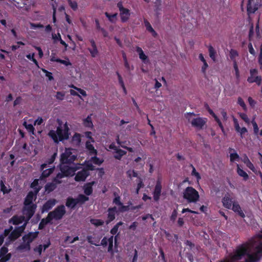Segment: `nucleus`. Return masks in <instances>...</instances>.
<instances>
[{
  "label": "nucleus",
  "instance_id": "obj_1",
  "mask_svg": "<svg viewBox=\"0 0 262 262\" xmlns=\"http://www.w3.org/2000/svg\"><path fill=\"white\" fill-rule=\"evenodd\" d=\"M255 244L254 239L251 238L237 246L233 252L229 255V257L232 262H235L242 259L244 256H247V258L245 259V262H258L261 259L260 256L254 253H250L251 250Z\"/></svg>",
  "mask_w": 262,
  "mask_h": 262
},
{
  "label": "nucleus",
  "instance_id": "obj_2",
  "mask_svg": "<svg viewBox=\"0 0 262 262\" xmlns=\"http://www.w3.org/2000/svg\"><path fill=\"white\" fill-rule=\"evenodd\" d=\"M71 135L69 125L66 122L62 126V122H58V125L56 130H50L48 136L53 140L54 143L58 144L59 142H62L69 139Z\"/></svg>",
  "mask_w": 262,
  "mask_h": 262
},
{
  "label": "nucleus",
  "instance_id": "obj_3",
  "mask_svg": "<svg viewBox=\"0 0 262 262\" xmlns=\"http://www.w3.org/2000/svg\"><path fill=\"white\" fill-rule=\"evenodd\" d=\"M232 195V193L228 192L225 194L222 201L223 206L227 209L232 210L242 217H244L245 216L244 213L242 210L238 202Z\"/></svg>",
  "mask_w": 262,
  "mask_h": 262
},
{
  "label": "nucleus",
  "instance_id": "obj_4",
  "mask_svg": "<svg viewBox=\"0 0 262 262\" xmlns=\"http://www.w3.org/2000/svg\"><path fill=\"white\" fill-rule=\"evenodd\" d=\"M183 198L188 203H195L200 198L199 192L192 187L188 186L183 192Z\"/></svg>",
  "mask_w": 262,
  "mask_h": 262
},
{
  "label": "nucleus",
  "instance_id": "obj_5",
  "mask_svg": "<svg viewBox=\"0 0 262 262\" xmlns=\"http://www.w3.org/2000/svg\"><path fill=\"white\" fill-rule=\"evenodd\" d=\"M66 210L64 205H61L58 206L53 211L50 212L48 214L52 220L53 219L55 220H61L63 215L66 214Z\"/></svg>",
  "mask_w": 262,
  "mask_h": 262
},
{
  "label": "nucleus",
  "instance_id": "obj_6",
  "mask_svg": "<svg viewBox=\"0 0 262 262\" xmlns=\"http://www.w3.org/2000/svg\"><path fill=\"white\" fill-rule=\"evenodd\" d=\"M26 226V223H25L21 226L16 227L11 231L7 237V241H9V242H13L18 238L21 236V233L24 232Z\"/></svg>",
  "mask_w": 262,
  "mask_h": 262
},
{
  "label": "nucleus",
  "instance_id": "obj_7",
  "mask_svg": "<svg viewBox=\"0 0 262 262\" xmlns=\"http://www.w3.org/2000/svg\"><path fill=\"white\" fill-rule=\"evenodd\" d=\"M261 5V0H248L247 11L248 14L255 13Z\"/></svg>",
  "mask_w": 262,
  "mask_h": 262
},
{
  "label": "nucleus",
  "instance_id": "obj_8",
  "mask_svg": "<svg viewBox=\"0 0 262 262\" xmlns=\"http://www.w3.org/2000/svg\"><path fill=\"white\" fill-rule=\"evenodd\" d=\"M76 159V157L72 155L70 149H66L60 156V162L62 164L72 163Z\"/></svg>",
  "mask_w": 262,
  "mask_h": 262
},
{
  "label": "nucleus",
  "instance_id": "obj_9",
  "mask_svg": "<svg viewBox=\"0 0 262 262\" xmlns=\"http://www.w3.org/2000/svg\"><path fill=\"white\" fill-rule=\"evenodd\" d=\"M258 70L256 69H252L250 70V76L248 77L247 81L252 83L255 82L258 85H260L261 83V77L257 76Z\"/></svg>",
  "mask_w": 262,
  "mask_h": 262
},
{
  "label": "nucleus",
  "instance_id": "obj_10",
  "mask_svg": "<svg viewBox=\"0 0 262 262\" xmlns=\"http://www.w3.org/2000/svg\"><path fill=\"white\" fill-rule=\"evenodd\" d=\"M207 119L206 118L198 117L193 118L191 121V125L197 129H202L206 124Z\"/></svg>",
  "mask_w": 262,
  "mask_h": 262
},
{
  "label": "nucleus",
  "instance_id": "obj_11",
  "mask_svg": "<svg viewBox=\"0 0 262 262\" xmlns=\"http://www.w3.org/2000/svg\"><path fill=\"white\" fill-rule=\"evenodd\" d=\"M37 206L36 204H32L29 206H27L24 207V213L26 216V222L25 223H27V222L31 219V217L33 216Z\"/></svg>",
  "mask_w": 262,
  "mask_h": 262
},
{
  "label": "nucleus",
  "instance_id": "obj_12",
  "mask_svg": "<svg viewBox=\"0 0 262 262\" xmlns=\"http://www.w3.org/2000/svg\"><path fill=\"white\" fill-rule=\"evenodd\" d=\"M89 175L90 172L88 170H85V168H83L76 173L74 179L76 182H83L85 181Z\"/></svg>",
  "mask_w": 262,
  "mask_h": 262
},
{
  "label": "nucleus",
  "instance_id": "obj_13",
  "mask_svg": "<svg viewBox=\"0 0 262 262\" xmlns=\"http://www.w3.org/2000/svg\"><path fill=\"white\" fill-rule=\"evenodd\" d=\"M117 207L114 206L110 207L107 209V220L105 221L106 224L107 225L111 222L114 221L116 217V214L117 212Z\"/></svg>",
  "mask_w": 262,
  "mask_h": 262
},
{
  "label": "nucleus",
  "instance_id": "obj_14",
  "mask_svg": "<svg viewBox=\"0 0 262 262\" xmlns=\"http://www.w3.org/2000/svg\"><path fill=\"white\" fill-rule=\"evenodd\" d=\"M162 185L161 181L159 180L157 181L153 192V198L155 201L157 202L159 200L161 194Z\"/></svg>",
  "mask_w": 262,
  "mask_h": 262
},
{
  "label": "nucleus",
  "instance_id": "obj_15",
  "mask_svg": "<svg viewBox=\"0 0 262 262\" xmlns=\"http://www.w3.org/2000/svg\"><path fill=\"white\" fill-rule=\"evenodd\" d=\"M60 171L62 172L67 177L73 176L75 174L76 168L74 167H70L67 165L61 166L60 167Z\"/></svg>",
  "mask_w": 262,
  "mask_h": 262
},
{
  "label": "nucleus",
  "instance_id": "obj_16",
  "mask_svg": "<svg viewBox=\"0 0 262 262\" xmlns=\"http://www.w3.org/2000/svg\"><path fill=\"white\" fill-rule=\"evenodd\" d=\"M38 234H39L38 231L29 232L28 234L24 235L22 237V239L24 242H27L29 244H31V243L35 238H37Z\"/></svg>",
  "mask_w": 262,
  "mask_h": 262
},
{
  "label": "nucleus",
  "instance_id": "obj_17",
  "mask_svg": "<svg viewBox=\"0 0 262 262\" xmlns=\"http://www.w3.org/2000/svg\"><path fill=\"white\" fill-rule=\"evenodd\" d=\"M56 200L54 199H50L47 201L42 206L41 208V212H47L51 209L56 204Z\"/></svg>",
  "mask_w": 262,
  "mask_h": 262
},
{
  "label": "nucleus",
  "instance_id": "obj_18",
  "mask_svg": "<svg viewBox=\"0 0 262 262\" xmlns=\"http://www.w3.org/2000/svg\"><path fill=\"white\" fill-rule=\"evenodd\" d=\"M90 42L92 48H89L88 50L90 52L92 57H96L98 54V50L95 40L93 39H90Z\"/></svg>",
  "mask_w": 262,
  "mask_h": 262
},
{
  "label": "nucleus",
  "instance_id": "obj_19",
  "mask_svg": "<svg viewBox=\"0 0 262 262\" xmlns=\"http://www.w3.org/2000/svg\"><path fill=\"white\" fill-rule=\"evenodd\" d=\"M120 16L122 23H125L129 19L130 16V10L127 8L120 12Z\"/></svg>",
  "mask_w": 262,
  "mask_h": 262
},
{
  "label": "nucleus",
  "instance_id": "obj_20",
  "mask_svg": "<svg viewBox=\"0 0 262 262\" xmlns=\"http://www.w3.org/2000/svg\"><path fill=\"white\" fill-rule=\"evenodd\" d=\"M55 168V166H53V167L47 169H43L41 170L42 171V172L41 173V175L39 177V179L41 180H45V179L49 177L54 171Z\"/></svg>",
  "mask_w": 262,
  "mask_h": 262
},
{
  "label": "nucleus",
  "instance_id": "obj_21",
  "mask_svg": "<svg viewBox=\"0 0 262 262\" xmlns=\"http://www.w3.org/2000/svg\"><path fill=\"white\" fill-rule=\"evenodd\" d=\"M25 219L24 216H19L15 215L9 220L8 222L10 224L12 223L14 225H17L22 223L25 221Z\"/></svg>",
  "mask_w": 262,
  "mask_h": 262
},
{
  "label": "nucleus",
  "instance_id": "obj_22",
  "mask_svg": "<svg viewBox=\"0 0 262 262\" xmlns=\"http://www.w3.org/2000/svg\"><path fill=\"white\" fill-rule=\"evenodd\" d=\"M57 153L54 152L50 158L47 159L45 163L42 164L40 165V170H43L46 168L48 165L52 164L54 163L56 157H57Z\"/></svg>",
  "mask_w": 262,
  "mask_h": 262
},
{
  "label": "nucleus",
  "instance_id": "obj_23",
  "mask_svg": "<svg viewBox=\"0 0 262 262\" xmlns=\"http://www.w3.org/2000/svg\"><path fill=\"white\" fill-rule=\"evenodd\" d=\"M95 184L94 181L87 183L83 186L84 193L86 195H90L93 193V185Z\"/></svg>",
  "mask_w": 262,
  "mask_h": 262
},
{
  "label": "nucleus",
  "instance_id": "obj_24",
  "mask_svg": "<svg viewBox=\"0 0 262 262\" xmlns=\"http://www.w3.org/2000/svg\"><path fill=\"white\" fill-rule=\"evenodd\" d=\"M136 52L138 53L140 59L142 60L144 63H146L148 62L149 59L148 57L144 54L141 48L138 46L137 47Z\"/></svg>",
  "mask_w": 262,
  "mask_h": 262
},
{
  "label": "nucleus",
  "instance_id": "obj_25",
  "mask_svg": "<svg viewBox=\"0 0 262 262\" xmlns=\"http://www.w3.org/2000/svg\"><path fill=\"white\" fill-rule=\"evenodd\" d=\"M144 23L146 30L151 33L154 37H156L158 36V33L152 28L150 23L146 19H144Z\"/></svg>",
  "mask_w": 262,
  "mask_h": 262
},
{
  "label": "nucleus",
  "instance_id": "obj_26",
  "mask_svg": "<svg viewBox=\"0 0 262 262\" xmlns=\"http://www.w3.org/2000/svg\"><path fill=\"white\" fill-rule=\"evenodd\" d=\"M78 204L76 199L69 196L67 198L66 205L67 207L74 209Z\"/></svg>",
  "mask_w": 262,
  "mask_h": 262
},
{
  "label": "nucleus",
  "instance_id": "obj_27",
  "mask_svg": "<svg viewBox=\"0 0 262 262\" xmlns=\"http://www.w3.org/2000/svg\"><path fill=\"white\" fill-rule=\"evenodd\" d=\"M52 218L50 217L49 214H48L46 218L42 219L40 222L39 224L38 229L42 230L43 229L45 226L51 222Z\"/></svg>",
  "mask_w": 262,
  "mask_h": 262
},
{
  "label": "nucleus",
  "instance_id": "obj_28",
  "mask_svg": "<svg viewBox=\"0 0 262 262\" xmlns=\"http://www.w3.org/2000/svg\"><path fill=\"white\" fill-rule=\"evenodd\" d=\"M57 184H56L55 182H53V180H52V182H49L46 184L45 187V190L48 193H50L56 188Z\"/></svg>",
  "mask_w": 262,
  "mask_h": 262
},
{
  "label": "nucleus",
  "instance_id": "obj_29",
  "mask_svg": "<svg viewBox=\"0 0 262 262\" xmlns=\"http://www.w3.org/2000/svg\"><path fill=\"white\" fill-rule=\"evenodd\" d=\"M34 193L32 191H30L27 195L24 201V205L25 206H29L33 204L32 202L34 198Z\"/></svg>",
  "mask_w": 262,
  "mask_h": 262
},
{
  "label": "nucleus",
  "instance_id": "obj_30",
  "mask_svg": "<svg viewBox=\"0 0 262 262\" xmlns=\"http://www.w3.org/2000/svg\"><path fill=\"white\" fill-rule=\"evenodd\" d=\"M86 148L89 151L90 154L91 155H97V151L95 149L93 144L91 143L90 141H86L85 143Z\"/></svg>",
  "mask_w": 262,
  "mask_h": 262
},
{
  "label": "nucleus",
  "instance_id": "obj_31",
  "mask_svg": "<svg viewBox=\"0 0 262 262\" xmlns=\"http://www.w3.org/2000/svg\"><path fill=\"white\" fill-rule=\"evenodd\" d=\"M126 151L121 149L118 148L116 151L114 156L115 159L120 160L123 156L126 154Z\"/></svg>",
  "mask_w": 262,
  "mask_h": 262
},
{
  "label": "nucleus",
  "instance_id": "obj_32",
  "mask_svg": "<svg viewBox=\"0 0 262 262\" xmlns=\"http://www.w3.org/2000/svg\"><path fill=\"white\" fill-rule=\"evenodd\" d=\"M17 249L19 251L26 250L30 251L31 249V245L27 242H24L20 244L17 248Z\"/></svg>",
  "mask_w": 262,
  "mask_h": 262
},
{
  "label": "nucleus",
  "instance_id": "obj_33",
  "mask_svg": "<svg viewBox=\"0 0 262 262\" xmlns=\"http://www.w3.org/2000/svg\"><path fill=\"white\" fill-rule=\"evenodd\" d=\"M65 177H67V176L62 173V172L60 171L53 179V182H55L56 184H61L62 183L61 179Z\"/></svg>",
  "mask_w": 262,
  "mask_h": 262
},
{
  "label": "nucleus",
  "instance_id": "obj_34",
  "mask_svg": "<svg viewBox=\"0 0 262 262\" xmlns=\"http://www.w3.org/2000/svg\"><path fill=\"white\" fill-rule=\"evenodd\" d=\"M237 174L243 178L245 181H247L249 179L248 174L242 169L240 168L239 165L237 164Z\"/></svg>",
  "mask_w": 262,
  "mask_h": 262
},
{
  "label": "nucleus",
  "instance_id": "obj_35",
  "mask_svg": "<svg viewBox=\"0 0 262 262\" xmlns=\"http://www.w3.org/2000/svg\"><path fill=\"white\" fill-rule=\"evenodd\" d=\"M230 151H234V152L230 153V160L231 162H234L235 161H238L239 159V156L237 152L235 151V150L233 148H229Z\"/></svg>",
  "mask_w": 262,
  "mask_h": 262
},
{
  "label": "nucleus",
  "instance_id": "obj_36",
  "mask_svg": "<svg viewBox=\"0 0 262 262\" xmlns=\"http://www.w3.org/2000/svg\"><path fill=\"white\" fill-rule=\"evenodd\" d=\"M208 51L210 57L213 61H215L216 60V51L212 46L210 45L208 47Z\"/></svg>",
  "mask_w": 262,
  "mask_h": 262
},
{
  "label": "nucleus",
  "instance_id": "obj_37",
  "mask_svg": "<svg viewBox=\"0 0 262 262\" xmlns=\"http://www.w3.org/2000/svg\"><path fill=\"white\" fill-rule=\"evenodd\" d=\"M238 53L236 50L234 49L230 50L229 52V56L233 62H237L235 58L236 57H238Z\"/></svg>",
  "mask_w": 262,
  "mask_h": 262
},
{
  "label": "nucleus",
  "instance_id": "obj_38",
  "mask_svg": "<svg viewBox=\"0 0 262 262\" xmlns=\"http://www.w3.org/2000/svg\"><path fill=\"white\" fill-rule=\"evenodd\" d=\"M90 223L95 227H99L103 226L104 222L100 219H91L90 220Z\"/></svg>",
  "mask_w": 262,
  "mask_h": 262
},
{
  "label": "nucleus",
  "instance_id": "obj_39",
  "mask_svg": "<svg viewBox=\"0 0 262 262\" xmlns=\"http://www.w3.org/2000/svg\"><path fill=\"white\" fill-rule=\"evenodd\" d=\"M23 125L25 126L28 132L31 133L32 135H35V128L32 124H28L26 122H24L23 123Z\"/></svg>",
  "mask_w": 262,
  "mask_h": 262
},
{
  "label": "nucleus",
  "instance_id": "obj_40",
  "mask_svg": "<svg viewBox=\"0 0 262 262\" xmlns=\"http://www.w3.org/2000/svg\"><path fill=\"white\" fill-rule=\"evenodd\" d=\"M105 15L108 18L109 21L112 23H115L117 20V13H115L113 14H110L108 12H106L105 13Z\"/></svg>",
  "mask_w": 262,
  "mask_h": 262
},
{
  "label": "nucleus",
  "instance_id": "obj_41",
  "mask_svg": "<svg viewBox=\"0 0 262 262\" xmlns=\"http://www.w3.org/2000/svg\"><path fill=\"white\" fill-rule=\"evenodd\" d=\"M86 239L88 243L91 245H93L96 246H99L100 245L99 244H97V243H99V240L95 239L92 235H88Z\"/></svg>",
  "mask_w": 262,
  "mask_h": 262
},
{
  "label": "nucleus",
  "instance_id": "obj_42",
  "mask_svg": "<svg viewBox=\"0 0 262 262\" xmlns=\"http://www.w3.org/2000/svg\"><path fill=\"white\" fill-rule=\"evenodd\" d=\"M72 141L75 143L76 145H79L81 141V135L75 133L72 137Z\"/></svg>",
  "mask_w": 262,
  "mask_h": 262
},
{
  "label": "nucleus",
  "instance_id": "obj_43",
  "mask_svg": "<svg viewBox=\"0 0 262 262\" xmlns=\"http://www.w3.org/2000/svg\"><path fill=\"white\" fill-rule=\"evenodd\" d=\"M83 124L85 127H92L93 126L91 118L88 116L85 119L83 120Z\"/></svg>",
  "mask_w": 262,
  "mask_h": 262
},
{
  "label": "nucleus",
  "instance_id": "obj_44",
  "mask_svg": "<svg viewBox=\"0 0 262 262\" xmlns=\"http://www.w3.org/2000/svg\"><path fill=\"white\" fill-rule=\"evenodd\" d=\"M0 185H1V190L3 192L4 194H7L10 192L11 189H8L7 187L5 186L4 184V181L1 180L0 181Z\"/></svg>",
  "mask_w": 262,
  "mask_h": 262
},
{
  "label": "nucleus",
  "instance_id": "obj_45",
  "mask_svg": "<svg viewBox=\"0 0 262 262\" xmlns=\"http://www.w3.org/2000/svg\"><path fill=\"white\" fill-rule=\"evenodd\" d=\"M255 249L256 251L254 253L260 256L261 258L262 257V242H259L258 245L255 247Z\"/></svg>",
  "mask_w": 262,
  "mask_h": 262
},
{
  "label": "nucleus",
  "instance_id": "obj_46",
  "mask_svg": "<svg viewBox=\"0 0 262 262\" xmlns=\"http://www.w3.org/2000/svg\"><path fill=\"white\" fill-rule=\"evenodd\" d=\"M165 236L167 239L168 241H171L172 242H174L175 241L177 240L178 236L177 234H174L173 236L172 234L169 233V232H167L166 231L165 232Z\"/></svg>",
  "mask_w": 262,
  "mask_h": 262
},
{
  "label": "nucleus",
  "instance_id": "obj_47",
  "mask_svg": "<svg viewBox=\"0 0 262 262\" xmlns=\"http://www.w3.org/2000/svg\"><path fill=\"white\" fill-rule=\"evenodd\" d=\"M113 239L114 236L112 235L108 238V247L107 249V251L108 252L113 253Z\"/></svg>",
  "mask_w": 262,
  "mask_h": 262
},
{
  "label": "nucleus",
  "instance_id": "obj_48",
  "mask_svg": "<svg viewBox=\"0 0 262 262\" xmlns=\"http://www.w3.org/2000/svg\"><path fill=\"white\" fill-rule=\"evenodd\" d=\"M78 203H80L81 204L84 203L85 202L89 200V198L83 194H79L77 198H76Z\"/></svg>",
  "mask_w": 262,
  "mask_h": 262
},
{
  "label": "nucleus",
  "instance_id": "obj_49",
  "mask_svg": "<svg viewBox=\"0 0 262 262\" xmlns=\"http://www.w3.org/2000/svg\"><path fill=\"white\" fill-rule=\"evenodd\" d=\"M113 194L115 197L113 199V203L119 206L120 205H122V203L120 201V197L117 194L116 192H114Z\"/></svg>",
  "mask_w": 262,
  "mask_h": 262
},
{
  "label": "nucleus",
  "instance_id": "obj_50",
  "mask_svg": "<svg viewBox=\"0 0 262 262\" xmlns=\"http://www.w3.org/2000/svg\"><path fill=\"white\" fill-rule=\"evenodd\" d=\"M91 160L94 164L98 165H100L104 161L103 159H100L96 156L92 157Z\"/></svg>",
  "mask_w": 262,
  "mask_h": 262
},
{
  "label": "nucleus",
  "instance_id": "obj_51",
  "mask_svg": "<svg viewBox=\"0 0 262 262\" xmlns=\"http://www.w3.org/2000/svg\"><path fill=\"white\" fill-rule=\"evenodd\" d=\"M38 179H35L31 184V187L35 189V193L36 194H37L40 189L38 188H37L36 187L38 186Z\"/></svg>",
  "mask_w": 262,
  "mask_h": 262
},
{
  "label": "nucleus",
  "instance_id": "obj_52",
  "mask_svg": "<svg viewBox=\"0 0 262 262\" xmlns=\"http://www.w3.org/2000/svg\"><path fill=\"white\" fill-rule=\"evenodd\" d=\"M67 2L69 6L74 11H75L77 9L78 5L76 1H72V0H67Z\"/></svg>",
  "mask_w": 262,
  "mask_h": 262
},
{
  "label": "nucleus",
  "instance_id": "obj_53",
  "mask_svg": "<svg viewBox=\"0 0 262 262\" xmlns=\"http://www.w3.org/2000/svg\"><path fill=\"white\" fill-rule=\"evenodd\" d=\"M190 166L192 168L191 172L192 176L195 177L197 180L199 181L201 178L200 173L196 171L195 167L192 164H191Z\"/></svg>",
  "mask_w": 262,
  "mask_h": 262
},
{
  "label": "nucleus",
  "instance_id": "obj_54",
  "mask_svg": "<svg viewBox=\"0 0 262 262\" xmlns=\"http://www.w3.org/2000/svg\"><path fill=\"white\" fill-rule=\"evenodd\" d=\"M53 61H55V62L60 63L61 64H63L66 66H71L72 64L68 59L67 60H64L61 59L60 58H57L56 60H53Z\"/></svg>",
  "mask_w": 262,
  "mask_h": 262
},
{
  "label": "nucleus",
  "instance_id": "obj_55",
  "mask_svg": "<svg viewBox=\"0 0 262 262\" xmlns=\"http://www.w3.org/2000/svg\"><path fill=\"white\" fill-rule=\"evenodd\" d=\"M55 97L58 100H63L65 97V93L64 92H57Z\"/></svg>",
  "mask_w": 262,
  "mask_h": 262
},
{
  "label": "nucleus",
  "instance_id": "obj_56",
  "mask_svg": "<svg viewBox=\"0 0 262 262\" xmlns=\"http://www.w3.org/2000/svg\"><path fill=\"white\" fill-rule=\"evenodd\" d=\"M237 103L243 108L245 111H247L246 105L243 99L241 97H239L237 99Z\"/></svg>",
  "mask_w": 262,
  "mask_h": 262
},
{
  "label": "nucleus",
  "instance_id": "obj_57",
  "mask_svg": "<svg viewBox=\"0 0 262 262\" xmlns=\"http://www.w3.org/2000/svg\"><path fill=\"white\" fill-rule=\"evenodd\" d=\"M233 68L235 71V77L237 79H239L240 75L237 62H233Z\"/></svg>",
  "mask_w": 262,
  "mask_h": 262
},
{
  "label": "nucleus",
  "instance_id": "obj_58",
  "mask_svg": "<svg viewBox=\"0 0 262 262\" xmlns=\"http://www.w3.org/2000/svg\"><path fill=\"white\" fill-rule=\"evenodd\" d=\"M251 123H252L253 127L254 134L255 135H257L258 132H259V128H258V125L254 119L251 121Z\"/></svg>",
  "mask_w": 262,
  "mask_h": 262
},
{
  "label": "nucleus",
  "instance_id": "obj_59",
  "mask_svg": "<svg viewBox=\"0 0 262 262\" xmlns=\"http://www.w3.org/2000/svg\"><path fill=\"white\" fill-rule=\"evenodd\" d=\"M129 210V206H125L122 203V205H120L119 206V211L120 212H124L127 211Z\"/></svg>",
  "mask_w": 262,
  "mask_h": 262
},
{
  "label": "nucleus",
  "instance_id": "obj_60",
  "mask_svg": "<svg viewBox=\"0 0 262 262\" xmlns=\"http://www.w3.org/2000/svg\"><path fill=\"white\" fill-rule=\"evenodd\" d=\"M239 117L241 119H242L246 123H249V119L248 117V116L244 113H240L238 114Z\"/></svg>",
  "mask_w": 262,
  "mask_h": 262
},
{
  "label": "nucleus",
  "instance_id": "obj_61",
  "mask_svg": "<svg viewBox=\"0 0 262 262\" xmlns=\"http://www.w3.org/2000/svg\"><path fill=\"white\" fill-rule=\"evenodd\" d=\"M247 167H248L250 170H251L254 173L257 174V170L255 168L254 165L251 161L248 162L247 164H246Z\"/></svg>",
  "mask_w": 262,
  "mask_h": 262
},
{
  "label": "nucleus",
  "instance_id": "obj_62",
  "mask_svg": "<svg viewBox=\"0 0 262 262\" xmlns=\"http://www.w3.org/2000/svg\"><path fill=\"white\" fill-rule=\"evenodd\" d=\"M42 70L43 72V73H45L46 76L48 78L49 80L51 81L54 79L51 72H49L48 71L45 69H42Z\"/></svg>",
  "mask_w": 262,
  "mask_h": 262
},
{
  "label": "nucleus",
  "instance_id": "obj_63",
  "mask_svg": "<svg viewBox=\"0 0 262 262\" xmlns=\"http://www.w3.org/2000/svg\"><path fill=\"white\" fill-rule=\"evenodd\" d=\"M8 249L6 246H3L0 249V256L7 254Z\"/></svg>",
  "mask_w": 262,
  "mask_h": 262
},
{
  "label": "nucleus",
  "instance_id": "obj_64",
  "mask_svg": "<svg viewBox=\"0 0 262 262\" xmlns=\"http://www.w3.org/2000/svg\"><path fill=\"white\" fill-rule=\"evenodd\" d=\"M258 62L259 65L262 66V45L260 47V53L258 57Z\"/></svg>",
  "mask_w": 262,
  "mask_h": 262
}]
</instances>
